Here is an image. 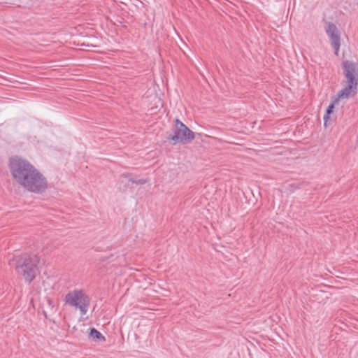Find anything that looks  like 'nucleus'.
<instances>
[{
	"label": "nucleus",
	"mask_w": 358,
	"mask_h": 358,
	"mask_svg": "<svg viewBox=\"0 0 358 358\" xmlns=\"http://www.w3.org/2000/svg\"><path fill=\"white\" fill-rule=\"evenodd\" d=\"M9 168L13 178L27 191L41 194L48 188L46 178L29 161L17 156L11 157Z\"/></svg>",
	"instance_id": "nucleus-1"
},
{
	"label": "nucleus",
	"mask_w": 358,
	"mask_h": 358,
	"mask_svg": "<svg viewBox=\"0 0 358 358\" xmlns=\"http://www.w3.org/2000/svg\"><path fill=\"white\" fill-rule=\"evenodd\" d=\"M40 259L37 255L24 253L14 256L10 259L8 264L29 284L34 280L38 272V265Z\"/></svg>",
	"instance_id": "nucleus-2"
},
{
	"label": "nucleus",
	"mask_w": 358,
	"mask_h": 358,
	"mask_svg": "<svg viewBox=\"0 0 358 358\" xmlns=\"http://www.w3.org/2000/svg\"><path fill=\"white\" fill-rule=\"evenodd\" d=\"M343 67L346 85L338 94L339 98L348 99L357 93L358 65L354 62L345 61L343 63Z\"/></svg>",
	"instance_id": "nucleus-3"
},
{
	"label": "nucleus",
	"mask_w": 358,
	"mask_h": 358,
	"mask_svg": "<svg viewBox=\"0 0 358 358\" xmlns=\"http://www.w3.org/2000/svg\"><path fill=\"white\" fill-rule=\"evenodd\" d=\"M64 301L66 304L78 310L81 316L87 314L90 306V299L82 289L69 291L65 296Z\"/></svg>",
	"instance_id": "nucleus-4"
},
{
	"label": "nucleus",
	"mask_w": 358,
	"mask_h": 358,
	"mask_svg": "<svg viewBox=\"0 0 358 358\" xmlns=\"http://www.w3.org/2000/svg\"><path fill=\"white\" fill-rule=\"evenodd\" d=\"M173 133L174 134L169 135L167 139L173 141L174 145L187 143L191 142L195 138L194 133L178 119L175 120Z\"/></svg>",
	"instance_id": "nucleus-5"
},
{
	"label": "nucleus",
	"mask_w": 358,
	"mask_h": 358,
	"mask_svg": "<svg viewBox=\"0 0 358 358\" xmlns=\"http://www.w3.org/2000/svg\"><path fill=\"white\" fill-rule=\"evenodd\" d=\"M325 32L330 40L335 55L338 56L341 48V35L336 25L331 22H327Z\"/></svg>",
	"instance_id": "nucleus-6"
},
{
	"label": "nucleus",
	"mask_w": 358,
	"mask_h": 358,
	"mask_svg": "<svg viewBox=\"0 0 358 358\" xmlns=\"http://www.w3.org/2000/svg\"><path fill=\"white\" fill-rule=\"evenodd\" d=\"M90 336L94 340L105 341V337L95 328H92L90 329Z\"/></svg>",
	"instance_id": "nucleus-7"
},
{
	"label": "nucleus",
	"mask_w": 358,
	"mask_h": 358,
	"mask_svg": "<svg viewBox=\"0 0 358 358\" xmlns=\"http://www.w3.org/2000/svg\"><path fill=\"white\" fill-rule=\"evenodd\" d=\"M340 99H342L339 98L338 94H337V96L332 100V102L327 107L326 113L331 115L333 113L335 105L338 102Z\"/></svg>",
	"instance_id": "nucleus-8"
},
{
	"label": "nucleus",
	"mask_w": 358,
	"mask_h": 358,
	"mask_svg": "<svg viewBox=\"0 0 358 358\" xmlns=\"http://www.w3.org/2000/svg\"><path fill=\"white\" fill-rule=\"evenodd\" d=\"M129 180L131 182H132L133 184H136V185H143L147 182V180L144 179V178L137 179V178H129Z\"/></svg>",
	"instance_id": "nucleus-9"
},
{
	"label": "nucleus",
	"mask_w": 358,
	"mask_h": 358,
	"mask_svg": "<svg viewBox=\"0 0 358 358\" xmlns=\"http://www.w3.org/2000/svg\"><path fill=\"white\" fill-rule=\"evenodd\" d=\"M46 303H47V306H48V308L50 310H52L54 308L55 304L52 299H50V298H48L46 299Z\"/></svg>",
	"instance_id": "nucleus-10"
},
{
	"label": "nucleus",
	"mask_w": 358,
	"mask_h": 358,
	"mask_svg": "<svg viewBox=\"0 0 358 358\" xmlns=\"http://www.w3.org/2000/svg\"><path fill=\"white\" fill-rule=\"evenodd\" d=\"M329 115L330 114H328V113H325L324 115V126L327 127V123L328 122V120L329 119Z\"/></svg>",
	"instance_id": "nucleus-11"
},
{
	"label": "nucleus",
	"mask_w": 358,
	"mask_h": 358,
	"mask_svg": "<svg viewBox=\"0 0 358 358\" xmlns=\"http://www.w3.org/2000/svg\"><path fill=\"white\" fill-rule=\"evenodd\" d=\"M43 313H44V315L46 317V313L44 311Z\"/></svg>",
	"instance_id": "nucleus-12"
}]
</instances>
